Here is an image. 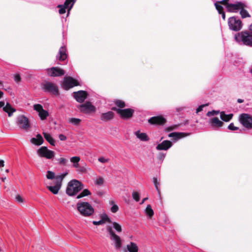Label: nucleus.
Wrapping results in <instances>:
<instances>
[{
  "mask_svg": "<svg viewBox=\"0 0 252 252\" xmlns=\"http://www.w3.org/2000/svg\"><path fill=\"white\" fill-rule=\"evenodd\" d=\"M67 174V172H65L60 175L57 176L56 178V182H54V185L53 186H47V189L53 193L55 194H57L61 189L62 181Z\"/></svg>",
  "mask_w": 252,
  "mask_h": 252,
  "instance_id": "5",
  "label": "nucleus"
},
{
  "mask_svg": "<svg viewBox=\"0 0 252 252\" xmlns=\"http://www.w3.org/2000/svg\"><path fill=\"white\" fill-rule=\"evenodd\" d=\"M229 0H222L221 2L225 5L227 10L230 12L237 13L241 8H247V4L245 1H237L234 3H228Z\"/></svg>",
  "mask_w": 252,
  "mask_h": 252,
  "instance_id": "1",
  "label": "nucleus"
},
{
  "mask_svg": "<svg viewBox=\"0 0 252 252\" xmlns=\"http://www.w3.org/2000/svg\"><path fill=\"white\" fill-rule=\"evenodd\" d=\"M153 183L155 186V188L158 193H159V189L158 186L160 185L158 181V179L156 177L153 178Z\"/></svg>",
  "mask_w": 252,
  "mask_h": 252,
  "instance_id": "45",
  "label": "nucleus"
},
{
  "mask_svg": "<svg viewBox=\"0 0 252 252\" xmlns=\"http://www.w3.org/2000/svg\"><path fill=\"white\" fill-rule=\"evenodd\" d=\"M44 137L45 139L52 145L54 146L55 142L54 139L52 138L51 135L47 133H43Z\"/></svg>",
  "mask_w": 252,
  "mask_h": 252,
  "instance_id": "31",
  "label": "nucleus"
},
{
  "mask_svg": "<svg viewBox=\"0 0 252 252\" xmlns=\"http://www.w3.org/2000/svg\"><path fill=\"white\" fill-rule=\"evenodd\" d=\"M239 121L247 129H252V117L246 113H243L239 116Z\"/></svg>",
  "mask_w": 252,
  "mask_h": 252,
  "instance_id": "12",
  "label": "nucleus"
},
{
  "mask_svg": "<svg viewBox=\"0 0 252 252\" xmlns=\"http://www.w3.org/2000/svg\"><path fill=\"white\" fill-rule=\"evenodd\" d=\"M77 108L82 113L89 114L94 112L96 111L95 107L90 101H87L85 103L78 106Z\"/></svg>",
  "mask_w": 252,
  "mask_h": 252,
  "instance_id": "13",
  "label": "nucleus"
},
{
  "mask_svg": "<svg viewBox=\"0 0 252 252\" xmlns=\"http://www.w3.org/2000/svg\"><path fill=\"white\" fill-rule=\"evenodd\" d=\"M108 232L110 236V239L113 241L115 248L119 250L121 248L123 241L120 236L117 235L112 230L111 227L107 228Z\"/></svg>",
  "mask_w": 252,
  "mask_h": 252,
  "instance_id": "8",
  "label": "nucleus"
},
{
  "mask_svg": "<svg viewBox=\"0 0 252 252\" xmlns=\"http://www.w3.org/2000/svg\"><path fill=\"white\" fill-rule=\"evenodd\" d=\"M112 110L116 111L120 117L124 119H127L132 117L134 112V110L131 108L122 109L113 107Z\"/></svg>",
  "mask_w": 252,
  "mask_h": 252,
  "instance_id": "11",
  "label": "nucleus"
},
{
  "mask_svg": "<svg viewBox=\"0 0 252 252\" xmlns=\"http://www.w3.org/2000/svg\"><path fill=\"white\" fill-rule=\"evenodd\" d=\"M235 40L244 45L252 47V33L248 32H242L235 36Z\"/></svg>",
  "mask_w": 252,
  "mask_h": 252,
  "instance_id": "2",
  "label": "nucleus"
},
{
  "mask_svg": "<svg viewBox=\"0 0 252 252\" xmlns=\"http://www.w3.org/2000/svg\"><path fill=\"white\" fill-rule=\"evenodd\" d=\"M59 139L61 141H65L66 140V136L63 134H60L59 136Z\"/></svg>",
  "mask_w": 252,
  "mask_h": 252,
  "instance_id": "54",
  "label": "nucleus"
},
{
  "mask_svg": "<svg viewBox=\"0 0 252 252\" xmlns=\"http://www.w3.org/2000/svg\"><path fill=\"white\" fill-rule=\"evenodd\" d=\"M18 126L21 128L27 130L30 127V124L27 117L20 115L17 118Z\"/></svg>",
  "mask_w": 252,
  "mask_h": 252,
  "instance_id": "15",
  "label": "nucleus"
},
{
  "mask_svg": "<svg viewBox=\"0 0 252 252\" xmlns=\"http://www.w3.org/2000/svg\"><path fill=\"white\" fill-rule=\"evenodd\" d=\"M57 7L59 8V13L60 14H63L65 13L66 9L68 8V7L64 4H59L57 6Z\"/></svg>",
  "mask_w": 252,
  "mask_h": 252,
  "instance_id": "39",
  "label": "nucleus"
},
{
  "mask_svg": "<svg viewBox=\"0 0 252 252\" xmlns=\"http://www.w3.org/2000/svg\"><path fill=\"white\" fill-rule=\"evenodd\" d=\"M21 80V77H20V76L19 75H16L14 77V80L15 81H16V82H18L19 81H20Z\"/></svg>",
  "mask_w": 252,
  "mask_h": 252,
  "instance_id": "55",
  "label": "nucleus"
},
{
  "mask_svg": "<svg viewBox=\"0 0 252 252\" xmlns=\"http://www.w3.org/2000/svg\"><path fill=\"white\" fill-rule=\"evenodd\" d=\"M98 160L103 163L108 162L109 161V159L108 158H105L103 157H100L98 158Z\"/></svg>",
  "mask_w": 252,
  "mask_h": 252,
  "instance_id": "48",
  "label": "nucleus"
},
{
  "mask_svg": "<svg viewBox=\"0 0 252 252\" xmlns=\"http://www.w3.org/2000/svg\"><path fill=\"white\" fill-rule=\"evenodd\" d=\"M42 87L45 92L51 93L56 95L59 94L58 88L53 83L46 81L42 84Z\"/></svg>",
  "mask_w": 252,
  "mask_h": 252,
  "instance_id": "9",
  "label": "nucleus"
},
{
  "mask_svg": "<svg viewBox=\"0 0 252 252\" xmlns=\"http://www.w3.org/2000/svg\"><path fill=\"white\" fill-rule=\"evenodd\" d=\"M220 111L213 110V111L208 112L206 114V115L208 117H211L212 116L217 115L219 114V113H220Z\"/></svg>",
  "mask_w": 252,
  "mask_h": 252,
  "instance_id": "46",
  "label": "nucleus"
},
{
  "mask_svg": "<svg viewBox=\"0 0 252 252\" xmlns=\"http://www.w3.org/2000/svg\"><path fill=\"white\" fill-rule=\"evenodd\" d=\"M115 104L117 106L120 108H124L126 106L125 102L121 100H116L115 101Z\"/></svg>",
  "mask_w": 252,
  "mask_h": 252,
  "instance_id": "43",
  "label": "nucleus"
},
{
  "mask_svg": "<svg viewBox=\"0 0 252 252\" xmlns=\"http://www.w3.org/2000/svg\"><path fill=\"white\" fill-rule=\"evenodd\" d=\"M229 29L233 31H239L242 28L243 24L241 20L235 16L230 17L228 20Z\"/></svg>",
  "mask_w": 252,
  "mask_h": 252,
  "instance_id": "6",
  "label": "nucleus"
},
{
  "mask_svg": "<svg viewBox=\"0 0 252 252\" xmlns=\"http://www.w3.org/2000/svg\"><path fill=\"white\" fill-rule=\"evenodd\" d=\"M220 3L222 4L221 2V1H220L216 2L215 3V5L216 8L218 10V11L219 13V14L224 12L223 11V7H222V6L221 5L219 4Z\"/></svg>",
  "mask_w": 252,
  "mask_h": 252,
  "instance_id": "40",
  "label": "nucleus"
},
{
  "mask_svg": "<svg viewBox=\"0 0 252 252\" xmlns=\"http://www.w3.org/2000/svg\"><path fill=\"white\" fill-rule=\"evenodd\" d=\"M15 199L16 201L19 203H22L23 202V199L20 195H17L15 197Z\"/></svg>",
  "mask_w": 252,
  "mask_h": 252,
  "instance_id": "52",
  "label": "nucleus"
},
{
  "mask_svg": "<svg viewBox=\"0 0 252 252\" xmlns=\"http://www.w3.org/2000/svg\"><path fill=\"white\" fill-rule=\"evenodd\" d=\"M209 105L208 103L207 104H202V105H200L197 109H196V113H199V112H201V111L203 110V109L204 107L205 106H207Z\"/></svg>",
  "mask_w": 252,
  "mask_h": 252,
  "instance_id": "50",
  "label": "nucleus"
},
{
  "mask_svg": "<svg viewBox=\"0 0 252 252\" xmlns=\"http://www.w3.org/2000/svg\"><path fill=\"white\" fill-rule=\"evenodd\" d=\"M165 155H166V154L164 153H159L158 155V159L159 160H161V161H162L163 160L164 158L165 157Z\"/></svg>",
  "mask_w": 252,
  "mask_h": 252,
  "instance_id": "51",
  "label": "nucleus"
},
{
  "mask_svg": "<svg viewBox=\"0 0 252 252\" xmlns=\"http://www.w3.org/2000/svg\"><path fill=\"white\" fill-rule=\"evenodd\" d=\"M33 109L38 113V116L41 120H45L49 116L47 111L43 109V106L39 104H35L33 106Z\"/></svg>",
  "mask_w": 252,
  "mask_h": 252,
  "instance_id": "16",
  "label": "nucleus"
},
{
  "mask_svg": "<svg viewBox=\"0 0 252 252\" xmlns=\"http://www.w3.org/2000/svg\"><path fill=\"white\" fill-rule=\"evenodd\" d=\"M246 8H241L240 10V14L242 18H246L247 17H250L251 15L246 9Z\"/></svg>",
  "mask_w": 252,
  "mask_h": 252,
  "instance_id": "32",
  "label": "nucleus"
},
{
  "mask_svg": "<svg viewBox=\"0 0 252 252\" xmlns=\"http://www.w3.org/2000/svg\"><path fill=\"white\" fill-rule=\"evenodd\" d=\"M68 121L69 123L74 126H78L80 123L81 120L79 118H70L68 119Z\"/></svg>",
  "mask_w": 252,
  "mask_h": 252,
  "instance_id": "33",
  "label": "nucleus"
},
{
  "mask_svg": "<svg viewBox=\"0 0 252 252\" xmlns=\"http://www.w3.org/2000/svg\"><path fill=\"white\" fill-rule=\"evenodd\" d=\"M113 228L118 232H121L122 230V227L120 224L116 222H112Z\"/></svg>",
  "mask_w": 252,
  "mask_h": 252,
  "instance_id": "41",
  "label": "nucleus"
},
{
  "mask_svg": "<svg viewBox=\"0 0 252 252\" xmlns=\"http://www.w3.org/2000/svg\"><path fill=\"white\" fill-rule=\"evenodd\" d=\"M208 123L211 128L214 130H219L224 124L223 122L220 121L217 117L210 119Z\"/></svg>",
  "mask_w": 252,
  "mask_h": 252,
  "instance_id": "18",
  "label": "nucleus"
},
{
  "mask_svg": "<svg viewBox=\"0 0 252 252\" xmlns=\"http://www.w3.org/2000/svg\"><path fill=\"white\" fill-rule=\"evenodd\" d=\"M0 85H2V83H1V82H0Z\"/></svg>",
  "mask_w": 252,
  "mask_h": 252,
  "instance_id": "64",
  "label": "nucleus"
},
{
  "mask_svg": "<svg viewBox=\"0 0 252 252\" xmlns=\"http://www.w3.org/2000/svg\"><path fill=\"white\" fill-rule=\"evenodd\" d=\"M4 161L3 160L0 159V167H3L4 165Z\"/></svg>",
  "mask_w": 252,
  "mask_h": 252,
  "instance_id": "56",
  "label": "nucleus"
},
{
  "mask_svg": "<svg viewBox=\"0 0 252 252\" xmlns=\"http://www.w3.org/2000/svg\"><path fill=\"white\" fill-rule=\"evenodd\" d=\"M104 181V178L102 177L99 176L95 179L94 183L96 186H101L103 185Z\"/></svg>",
  "mask_w": 252,
  "mask_h": 252,
  "instance_id": "36",
  "label": "nucleus"
},
{
  "mask_svg": "<svg viewBox=\"0 0 252 252\" xmlns=\"http://www.w3.org/2000/svg\"><path fill=\"white\" fill-rule=\"evenodd\" d=\"M37 154L40 158H45L48 159H51L55 157V152L48 149L47 147L42 146L36 151Z\"/></svg>",
  "mask_w": 252,
  "mask_h": 252,
  "instance_id": "10",
  "label": "nucleus"
},
{
  "mask_svg": "<svg viewBox=\"0 0 252 252\" xmlns=\"http://www.w3.org/2000/svg\"><path fill=\"white\" fill-rule=\"evenodd\" d=\"M3 95V93L2 92H1V91H0V99H1L2 96Z\"/></svg>",
  "mask_w": 252,
  "mask_h": 252,
  "instance_id": "60",
  "label": "nucleus"
},
{
  "mask_svg": "<svg viewBox=\"0 0 252 252\" xmlns=\"http://www.w3.org/2000/svg\"><path fill=\"white\" fill-rule=\"evenodd\" d=\"M43 141V139L40 134H37L35 137H33L31 139V142L37 146H39L42 144Z\"/></svg>",
  "mask_w": 252,
  "mask_h": 252,
  "instance_id": "27",
  "label": "nucleus"
},
{
  "mask_svg": "<svg viewBox=\"0 0 252 252\" xmlns=\"http://www.w3.org/2000/svg\"><path fill=\"white\" fill-rule=\"evenodd\" d=\"M79 85L78 81L75 79L71 77H65L64 78L63 83V88L65 90H68L69 89L77 86Z\"/></svg>",
  "mask_w": 252,
  "mask_h": 252,
  "instance_id": "14",
  "label": "nucleus"
},
{
  "mask_svg": "<svg viewBox=\"0 0 252 252\" xmlns=\"http://www.w3.org/2000/svg\"><path fill=\"white\" fill-rule=\"evenodd\" d=\"M145 211L146 215L148 216L150 218H151L154 215V211L152 209V207L150 205H147Z\"/></svg>",
  "mask_w": 252,
  "mask_h": 252,
  "instance_id": "34",
  "label": "nucleus"
},
{
  "mask_svg": "<svg viewBox=\"0 0 252 252\" xmlns=\"http://www.w3.org/2000/svg\"><path fill=\"white\" fill-rule=\"evenodd\" d=\"M77 209L80 214L84 217H90L94 213V209L89 202H80L77 204Z\"/></svg>",
  "mask_w": 252,
  "mask_h": 252,
  "instance_id": "3",
  "label": "nucleus"
},
{
  "mask_svg": "<svg viewBox=\"0 0 252 252\" xmlns=\"http://www.w3.org/2000/svg\"><path fill=\"white\" fill-rule=\"evenodd\" d=\"M220 14H221V16H222V19L225 20V13L224 12H223L221 13H220Z\"/></svg>",
  "mask_w": 252,
  "mask_h": 252,
  "instance_id": "57",
  "label": "nucleus"
},
{
  "mask_svg": "<svg viewBox=\"0 0 252 252\" xmlns=\"http://www.w3.org/2000/svg\"><path fill=\"white\" fill-rule=\"evenodd\" d=\"M57 176H55V173L51 171H48L46 175V177L48 179L53 180L54 179V182H56V178Z\"/></svg>",
  "mask_w": 252,
  "mask_h": 252,
  "instance_id": "38",
  "label": "nucleus"
},
{
  "mask_svg": "<svg viewBox=\"0 0 252 252\" xmlns=\"http://www.w3.org/2000/svg\"><path fill=\"white\" fill-rule=\"evenodd\" d=\"M1 179L2 181L4 182L5 180H6V177H3V178L2 177L1 178Z\"/></svg>",
  "mask_w": 252,
  "mask_h": 252,
  "instance_id": "62",
  "label": "nucleus"
},
{
  "mask_svg": "<svg viewBox=\"0 0 252 252\" xmlns=\"http://www.w3.org/2000/svg\"><path fill=\"white\" fill-rule=\"evenodd\" d=\"M166 119L162 116L152 117L148 120V122L152 125H161L166 122Z\"/></svg>",
  "mask_w": 252,
  "mask_h": 252,
  "instance_id": "20",
  "label": "nucleus"
},
{
  "mask_svg": "<svg viewBox=\"0 0 252 252\" xmlns=\"http://www.w3.org/2000/svg\"><path fill=\"white\" fill-rule=\"evenodd\" d=\"M109 203L111 205H112V207L110 209L111 211L114 213L117 212L119 210V207H118V205L115 204L114 203V201H112V200L110 201Z\"/></svg>",
  "mask_w": 252,
  "mask_h": 252,
  "instance_id": "37",
  "label": "nucleus"
},
{
  "mask_svg": "<svg viewBox=\"0 0 252 252\" xmlns=\"http://www.w3.org/2000/svg\"><path fill=\"white\" fill-rule=\"evenodd\" d=\"M88 95V94L85 91H79L73 93V97L79 103L83 102Z\"/></svg>",
  "mask_w": 252,
  "mask_h": 252,
  "instance_id": "19",
  "label": "nucleus"
},
{
  "mask_svg": "<svg viewBox=\"0 0 252 252\" xmlns=\"http://www.w3.org/2000/svg\"><path fill=\"white\" fill-rule=\"evenodd\" d=\"M83 188V184L77 180H72L68 184L66 192L69 196L77 194Z\"/></svg>",
  "mask_w": 252,
  "mask_h": 252,
  "instance_id": "4",
  "label": "nucleus"
},
{
  "mask_svg": "<svg viewBox=\"0 0 252 252\" xmlns=\"http://www.w3.org/2000/svg\"><path fill=\"white\" fill-rule=\"evenodd\" d=\"M66 48L65 46H62L59 49V53L56 56V59L60 61H63L66 59Z\"/></svg>",
  "mask_w": 252,
  "mask_h": 252,
  "instance_id": "21",
  "label": "nucleus"
},
{
  "mask_svg": "<svg viewBox=\"0 0 252 252\" xmlns=\"http://www.w3.org/2000/svg\"><path fill=\"white\" fill-rule=\"evenodd\" d=\"M91 194V192L88 189H84L79 194H78L76 198L77 199L88 196Z\"/></svg>",
  "mask_w": 252,
  "mask_h": 252,
  "instance_id": "35",
  "label": "nucleus"
},
{
  "mask_svg": "<svg viewBox=\"0 0 252 252\" xmlns=\"http://www.w3.org/2000/svg\"><path fill=\"white\" fill-rule=\"evenodd\" d=\"M233 117L232 114H226L224 111L220 112V118L224 122L229 121Z\"/></svg>",
  "mask_w": 252,
  "mask_h": 252,
  "instance_id": "29",
  "label": "nucleus"
},
{
  "mask_svg": "<svg viewBox=\"0 0 252 252\" xmlns=\"http://www.w3.org/2000/svg\"><path fill=\"white\" fill-rule=\"evenodd\" d=\"M101 220H103L104 221V223L105 222V221H107L109 223H111V221L110 219V218L108 217V216L106 215V214H104L102 216V219Z\"/></svg>",
  "mask_w": 252,
  "mask_h": 252,
  "instance_id": "49",
  "label": "nucleus"
},
{
  "mask_svg": "<svg viewBox=\"0 0 252 252\" xmlns=\"http://www.w3.org/2000/svg\"><path fill=\"white\" fill-rule=\"evenodd\" d=\"M114 114L112 111H108L106 113H103L100 115V119L101 121L106 122L111 120L113 119Z\"/></svg>",
  "mask_w": 252,
  "mask_h": 252,
  "instance_id": "25",
  "label": "nucleus"
},
{
  "mask_svg": "<svg viewBox=\"0 0 252 252\" xmlns=\"http://www.w3.org/2000/svg\"><path fill=\"white\" fill-rule=\"evenodd\" d=\"M75 2V0H65L63 4L68 7L67 16L68 15L69 11L72 8Z\"/></svg>",
  "mask_w": 252,
  "mask_h": 252,
  "instance_id": "30",
  "label": "nucleus"
},
{
  "mask_svg": "<svg viewBox=\"0 0 252 252\" xmlns=\"http://www.w3.org/2000/svg\"><path fill=\"white\" fill-rule=\"evenodd\" d=\"M93 223L94 225H100L104 223V221L101 220L99 221H93Z\"/></svg>",
  "mask_w": 252,
  "mask_h": 252,
  "instance_id": "53",
  "label": "nucleus"
},
{
  "mask_svg": "<svg viewBox=\"0 0 252 252\" xmlns=\"http://www.w3.org/2000/svg\"><path fill=\"white\" fill-rule=\"evenodd\" d=\"M250 30L251 31V32L252 33V23L251 24L250 26Z\"/></svg>",
  "mask_w": 252,
  "mask_h": 252,
  "instance_id": "61",
  "label": "nucleus"
},
{
  "mask_svg": "<svg viewBox=\"0 0 252 252\" xmlns=\"http://www.w3.org/2000/svg\"><path fill=\"white\" fill-rule=\"evenodd\" d=\"M237 102L239 103H241L244 102V100L242 99L239 98L237 99Z\"/></svg>",
  "mask_w": 252,
  "mask_h": 252,
  "instance_id": "59",
  "label": "nucleus"
},
{
  "mask_svg": "<svg viewBox=\"0 0 252 252\" xmlns=\"http://www.w3.org/2000/svg\"><path fill=\"white\" fill-rule=\"evenodd\" d=\"M126 249L129 252H138V247L137 244L132 242H130L126 245Z\"/></svg>",
  "mask_w": 252,
  "mask_h": 252,
  "instance_id": "28",
  "label": "nucleus"
},
{
  "mask_svg": "<svg viewBox=\"0 0 252 252\" xmlns=\"http://www.w3.org/2000/svg\"><path fill=\"white\" fill-rule=\"evenodd\" d=\"M228 128L232 131L238 130L239 128L238 127L235 126L233 123H231L228 126Z\"/></svg>",
  "mask_w": 252,
  "mask_h": 252,
  "instance_id": "47",
  "label": "nucleus"
},
{
  "mask_svg": "<svg viewBox=\"0 0 252 252\" xmlns=\"http://www.w3.org/2000/svg\"><path fill=\"white\" fill-rule=\"evenodd\" d=\"M136 137L142 141H148L149 140V137L145 132H141L140 130H137L134 132Z\"/></svg>",
  "mask_w": 252,
  "mask_h": 252,
  "instance_id": "24",
  "label": "nucleus"
},
{
  "mask_svg": "<svg viewBox=\"0 0 252 252\" xmlns=\"http://www.w3.org/2000/svg\"><path fill=\"white\" fill-rule=\"evenodd\" d=\"M5 172H6V173H8V172H9V170H8V169H6V170H5Z\"/></svg>",
  "mask_w": 252,
  "mask_h": 252,
  "instance_id": "63",
  "label": "nucleus"
},
{
  "mask_svg": "<svg viewBox=\"0 0 252 252\" xmlns=\"http://www.w3.org/2000/svg\"><path fill=\"white\" fill-rule=\"evenodd\" d=\"M4 104L5 103L3 101H0V108L3 107V110L8 113L9 117H11L13 113L16 110L12 107L9 103H7L6 105L4 106Z\"/></svg>",
  "mask_w": 252,
  "mask_h": 252,
  "instance_id": "23",
  "label": "nucleus"
},
{
  "mask_svg": "<svg viewBox=\"0 0 252 252\" xmlns=\"http://www.w3.org/2000/svg\"><path fill=\"white\" fill-rule=\"evenodd\" d=\"M188 134L183 132H172L168 134V137L173 138L175 141H177L179 139L186 136Z\"/></svg>",
  "mask_w": 252,
  "mask_h": 252,
  "instance_id": "26",
  "label": "nucleus"
},
{
  "mask_svg": "<svg viewBox=\"0 0 252 252\" xmlns=\"http://www.w3.org/2000/svg\"><path fill=\"white\" fill-rule=\"evenodd\" d=\"M172 146V143L169 140H164L161 143L158 144L157 147L156 149L158 150H165L166 151Z\"/></svg>",
  "mask_w": 252,
  "mask_h": 252,
  "instance_id": "22",
  "label": "nucleus"
},
{
  "mask_svg": "<svg viewBox=\"0 0 252 252\" xmlns=\"http://www.w3.org/2000/svg\"><path fill=\"white\" fill-rule=\"evenodd\" d=\"M132 196L133 199L136 202H138L140 200L139 193L137 191H133L132 193Z\"/></svg>",
  "mask_w": 252,
  "mask_h": 252,
  "instance_id": "44",
  "label": "nucleus"
},
{
  "mask_svg": "<svg viewBox=\"0 0 252 252\" xmlns=\"http://www.w3.org/2000/svg\"><path fill=\"white\" fill-rule=\"evenodd\" d=\"M46 72L49 76L58 77L61 76L64 74V71L58 67H52L51 68H47Z\"/></svg>",
  "mask_w": 252,
  "mask_h": 252,
  "instance_id": "17",
  "label": "nucleus"
},
{
  "mask_svg": "<svg viewBox=\"0 0 252 252\" xmlns=\"http://www.w3.org/2000/svg\"><path fill=\"white\" fill-rule=\"evenodd\" d=\"M148 197H145L143 198L142 201L140 202V204H143L145 202V201H146Z\"/></svg>",
  "mask_w": 252,
  "mask_h": 252,
  "instance_id": "58",
  "label": "nucleus"
},
{
  "mask_svg": "<svg viewBox=\"0 0 252 252\" xmlns=\"http://www.w3.org/2000/svg\"><path fill=\"white\" fill-rule=\"evenodd\" d=\"M80 158L78 156L71 157L70 158V162L72 163V167L76 169L77 172L80 173H84L87 172L86 164L81 165L79 164Z\"/></svg>",
  "mask_w": 252,
  "mask_h": 252,
  "instance_id": "7",
  "label": "nucleus"
},
{
  "mask_svg": "<svg viewBox=\"0 0 252 252\" xmlns=\"http://www.w3.org/2000/svg\"><path fill=\"white\" fill-rule=\"evenodd\" d=\"M58 161V163L60 165H65L67 163L68 160L67 159L63 158H59L56 159Z\"/></svg>",
  "mask_w": 252,
  "mask_h": 252,
  "instance_id": "42",
  "label": "nucleus"
}]
</instances>
